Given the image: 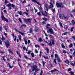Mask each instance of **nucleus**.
<instances>
[{"mask_svg":"<svg viewBox=\"0 0 75 75\" xmlns=\"http://www.w3.org/2000/svg\"><path fill=\"white\" fill-rule=\"evenodd\" d=\"M31 68L33 69V70H35V72L39 71V69H37V66L36 65H35L33 66H32L31 67Z\"/></svg>","mask_w":75,"mask_h":75,"instance_id":"nucleus-1","label":"nucleus"},{"mask_svg":"<svg viewBox=\"0 0 75 75\" xmlns=\"http://www.w3.org/2000/svg\"><path fill=\"white\" fill-rule=\"evenodd\" d=\"M52 7L51 5H50L49 6H48V5H47L46 6H45V10H46V11H48V8H49L50 9V8H51Z\"/></svg>","mask_w":75,"mask_h":75,"instance_id":"nucleus-2","label":"nucleus"},{"mask_svg":"<svg viewBox=\"0 0 75 75\" xmlns=\"http://www.w3.org/2000/svg\"><path fill=\"white\" fill-rule=\"evenodd\" d=\"M56 6L57 7H63V5L62 4V3H60L59 4H58V3L57 2L56 3Z\"/></svg>","mask_w":75,"mask_h":75,"instance_id":"nucleus-3","label":"nucleus"},{"mask_svg":"<svg viewBox=\"0 0 75 75\" xmlns=\"http://www.w3.org/2000/svg\"><path fill=\"white\" fill-rule=\"evenodd\" d=\"M1 18L2 20H4V21H6V22H7V23L8 22V19L6 18H5V17H4V16L3 15L2 16Z\"/></svg>","mask_w":75,"mask_h":75,"instance_id":"nucleus-4","label":"nucleus"},{"mask_svg":"<svg viewBox=\"0 0 75 75\" xmlns=\"http://www.w3.org/2000/svg\"><path fill=\"white\" fill-rule=\"evenodd\" d=\"M5 43L7 48H8L9 46H10V42L8 41L7 42H5Z\"/></svg>","mask_w":75,"mask_h":75,"instance_id":"nucleus-5","label":"nucleus"},{"mask_svg":"<svg viewBox=\"0 0 75 75\" xmlns=\"http://www.w3.org/2000/svg\"><path fill=\"white\" fill-rule=\"evenodd\" d=\"M15 30L16 31V32L19 33H20V34H21V35H22L23 36H24V35H24V34L23 33H22L20 31H18V30L17 29H15Z\"/></svg>","mask_w":75,"mask_h":75,"instance_id":"nucleus-6","label":"nucleus"},{"mask_svg":"<svg viewBox=\"0 0 75 75\" xmlns=\"http://www.w3.org/2000/svg\"><path fill=\"white\" fill-rule=\"evenodd\" d=\"M31 21V20L30 19H25L24 20L25 22H26V23H30Z\"/></svg>","mask_w":75,"mask_h":75,"instance_id":"nucleus-7","label":"nucleus"},{"mask_svg":"<svg viewBox=\"0 0 75 75\" xmlns=\"http://www.w3.org/2000/svg\"><path fill=\"white\" fill-rule=\"evenodd\" d=\"M7 6H8V7H15V5L11 4H9L7 5Z\"/></svg>","mask_w":75,"mask_h":75,"instance_id":"nucleus-8","label":"nucleus"},{"mask_svg":"<svg viewBox=\"0 0 75 75\" xmlns=\"http://www.w3.org/2000/svg\"><path fill=\"white\" fill-rule=\"evenodd\" d=\"M32 1L33 2H34V3H36L37 4L39 5V6H41V4H40L38 2H37V0H32Z\"/></svg>","mask_w":75,"mask_h":75,"instance_id":"nucleus-9","label":"nucleus"},{"mask_svg":"<svg viewBox=\"0 0 75 75\" xmlns=\"http://www.w3.org/2000/svg\"><path fill=\"white\" fill-rule=\"evenodd\" d=\"M41 13H42V15H44V16H46V17H47V16H48V13H47V12L46 11H45V13H45H43V12H42V11Z\"/></svg>","mask_w":75,"mask_h":75,"instance_id":"nucleus-10","label":"nucleus"},{"mask_svg":"<svg viewBox=\"0 0 75 75\" xmlns=\"http://www.w3.org/2000/svg\"><path fill=\"white\" fill-rule=\"evenodd\" d=\"M59 17L61 19H62L63 20H64V18L65 17V16L64 15H59Z\"/></svg>","mask_w":75,"mask_h":75,"instance_id":"nucleus-11","label":"nucleus"},{"mask_svg":"<svg viewBox=\"0 0 75 75\" xmlns=\"http://www.w3.org/2000/svg\"><path fill=\"white\" fill-rule=\"evenodd\" d=\"M49 30V31L50 33L51 34H54V31H53V30H52V29H50Z\"/></svg>","mask_w":75,"mask_h":75,"instance_id":"nucleus-12","label":"nucleus"},{"mask_svg":"<svg viewBox=\"0 0 75 75\" xmlns=\"http://www.w3.org/2000/svg\"><path fill=\"white\" fill-rule=\"evenodd\" d=\"M63 20H65V21H67V20H68V17L64 16V17Z\"/></svg>","mask_w":75,"mask_h":75,"instance_id":"nucleus-13","label":"nucleus"},{"mask_svg":"<svg viewBox=\"0 0 75 75\" xmlns=\"http://www.w3.org/2000/svg\"><path fill=\"white\" fill-rule=\"evenodd\" d=\"M7 65H8L9 67L10 68H13V67H14L13 66H11V65H10V64L9 63Z\"/></svg>","mask_w":75,"mask_h":75,"instance_id":"nucleus-14","label":"nucleus"},{"mask_svg":"<svg viewBox=\"0 0 75 75\" xmlns=\"http://www.w3.org/2000/svg\"><path fill=\"white\" fill-rule=\"evenodd\" d=\"M50 43L49 44H48V45H49V46H50V47H51L52 46V42L50 40Z\"/></svg>","mask_w":75,"mask_h":75,"instance_id":"nucleus-15","label":"nucleus"},{"mask_svg":"<svg viewBox=\"0 0 75 75\" xmlns=\"http://www.w3.org/2000/svg\"><path fill=\"white\" fill-rule=\"evenodd\" d=\"M18 13L20 15H21V16H22V15H23V13H22V12L21 11H18Z\"/></svg>","mask_w":75,"mask_h":75,"instance_id":"nucleus-16","label":"nucleus"},{"mask_svg":"<svg viewBox=\"0 0 75 75\" xmlns=\"http://www.w3.org/2000/svg\"><path fill=\"white\" fill-rule=\"evenodd\" d=\"M55 71H57L58 70L57 69H54V70H51L50 72H55Z\"/></svg>","mask_w":75,"mask_h":75,"instance_id":"nucleus-17","label":"nucleus"},{"mask_svg":"<svg viewBox=\"0 0 75 75\" xmlns=\"http://www.w3.org/2000/svg\"><path fill=\"white\" fill-rule=\"evenodd\" d=\"M46 50L47 51V54H48V53H49V49H48V48H46Z\"/></svg>","mask_w":75,"mask_h":75,"instance_id":"nucleus-18","label":"nucleus"},{"mask_svg":"<svg viewBox=\"0 0 75 75\" xmlns=\"http://www.w3.org/2000/svg\"><path fill=\"white\" fill-rule=\"evenodd\" d=\"M70 64H71V65L72 66H73L74 67V66H75V62H74V64H73L72 62H71Z\"/></svg>","mask_w":75,"mask_h":75,"instance_id":"nucleus-19","label":"nucleus"},{"mask_svg":"<svg viewBox=\"0 0 75 75\" xmlns=\"http://www.w3.org/2000/svg\"><path fill=\"white\" fill-rule=\"evenodd\" d=\"M43 20H45V21H47L48 20V18H42Z\"/></svg>","mask_w":75,"mask_h":75,"instance_id":"nucleus-20","label":"nucleus"},{"mask_svg":"<svg viewBox=\"0 0 75 75\" xmlns=\"http://www.w3.org/2000/svg\"><path fill=\"white\" fill-rule=\"evenodd\" d=\"M68 34V33L66 32H65L64 33H63L62 34V35H67V34Z\"/></svg>","mask_w":75,"mask_h":75,"instance_id":"nucleus-21","label":"nucleus"},{"mask_svg":"<svg viewBox=\"0 0 75 75\" xmlns=\"http://www.w3.org/2000/svg\"><path fill=\"white\" fill-rule=\"evenodd\" d=\"M42 41V39L41 38H39L38 39V41L39 42H41Z\"/></svg>","mask_w":75,"mask_h":75,"instance_id":"nucleus-22","label":"nucleus"},{"mask_svg":"<svg viewBox=\"0 0 75 75\" xmlns=\"http://www.w3.org/2000/svg\"><path fill=\"white\" fill-rule=\"evenodd\" d=\"M25 43V44H27L28 43V42H27V41L25 39H24Z\"/></svg>","mask_w":75,"mask_h":75,"instance_id":"nucleus-23","label":"nucleus"},{"mask_svg":"<svg viewBox=\"0 0 75 75\" xmlns=\"http://www.w3.org/2000/svg\"><path fill=\"white\" fill-rule=\"evenodd\" d=\"M73 46V44H72V43H71V44L70 45H69V47L70 48H71V47H72Z\"/></svg>","mask_w":75,"mask_h":75,"instance_id":"nucleus-24","label":"nucleus"},{"mask_svg":"<svg viewBox=\"0 0 75 75\" xmlns=\"http://www.w3.org/2000/svg\"><path fill=\"white\" fill-rule=\"evenodd\" d=\"M52 45H54L55 44V42H54V40H52Z\"/></svg>","mask_w":75,"mask_h":75,"instance_id":"nucleus-25","label":"nucleus"},{"mask_svg":"<svg viewBox=\"0 0 75 75\" xmlns=\"http://www.w3.org/2000/svg\"><path fill=\"white\" fill-rule=\"evenodd\" d=\"M24 57L25 59H29V58H28L27 56H25Z\"/></svg>","mask_w":75,"mask_h":75,"instance_id":"nucleus-26","label":"nucleus"},{"mask_svg":"<svg viewBox=\"0 0 75 75\" xmlns=\"http://www.w3.org/2000/svg\"><path fill=\"white\" fill-rule=\"evenodd\" d=\"M43 74V71H42V70L40 72V75H42Z\"/></svg>","mask_w":75,"mask_h":75,"instance_id":"nucleus-27","label":"nucleus"},{"mask_svg":"<svg viewBox=\"0 0 75 75\" xmlns=\"http://www.w3.org/2000/svg\"><path fill=\"white\" fill-rule=\"evenodd\" d=\"M32 28H30V33H32Z\"/></svg>","mask_w":75,"mask_h":75,"instance_id":"nucleus-28","label":"nucleus"},{"mask_svg":"<svg viewBox=\"0 0 75 75\" xmlns=\"http://www.w3.org/2000/svg\"><path fill=\"white\" fill-rule=\"evenodd\" d=\"M74 27H72L71 28V29L70 30L71 31V32L73 31V30H74Z\"/></svg>","mask_w":75,"mask_h":75,"instance_id":"nucleus-29","label":"nucleus"},{"mask_svg":"<svg viewBox=\"0 0 75 75\" xmlns=\"http://www.w3.org/2000/svg\"><path fill=\"white\" fill-rule=\"evenodd\" d=\"M59 24L61 26V27L62 28L63 27V26H62V23L61 22H59Z\"/></svg>","mask_w":75,"mask_h":75,"instance_id":"nucleus-30","label":"nucleus"},{"mask_svg":"<svg viewBox=\"0 0 75 75\" xmlns=\"http://www.w3.org/2000/svg\"><path fill=\"white\" fill-rule=\"evenodd\" d=\"M70 74L71 75H74V73L73 72H70Z\"/></svg>","mask_w":75,"mask_h":75,"instance_id":"nucleus-31","label":"nucleus"},{"mask_svg":"<svg viewBox=\"0 0 75 75\" xmlns=\"http://www.w3.org/2000/svg\"><path fill=\"white\" fill-rule=\"evenodd\" d=\"M5 4H7L8 3V1L7 0H5Z\"/></svg>","mask_w":75,"mask_h":75,"instance_id":"nucleus-32","label":"nucleus"},{"mask_svg":"<svg viewBox=\"0 0 75 75\" xmlns=\"http://www.w3.org/2000/svg\"><path fill=\"white\" fill-rule=\"evenodd\" d=\"M72 23L73 24H75V21L74 20L72 21Z\"/></svg>","mask_w":75,"mask_h":75,"instance_id":"nucleus-33","label":"nucleus"},{"mask_svg":"<svg viewBox=\"0 0 75 75\" xmlns=\"http://www.w3.org/2000/svg\"><path fill=\"white\" fill-rule=\"evenodd\" d=\"M54 62V63L56 64H57V62L56 61V59H54V61H53Z\"/></svg>","mask_w":75,"mask_h":75,"instance_id":"nucleus-34","label":"nucleus"},{"mask_svg":"<svg viewBox=\"0 0 75 75\" xmlns=\"http://www.w3.org/2000/svg\"><path fill=\"white\" fill-rule=\"evenodd\" d=\"M5 40V38L3 37V35H2V41H3V40Z\"/></svg>","mask_w":75,"mask_h":75,"instance_id":"nucleus-35","label":"nucleus"},{"mask_svg":"<svg viewBox=\"0 0 75 75\" xmlns=\"http://www.w3.org/2000/svg\"><path fill=\"white\" fill-rule=\"evenodd\" d=\"M21 35H19V38L20 41L21 40Z\"/></svg>","mask_w":75,"mask_h":75,"instance_id":"nucleus-36","label":"nucleus"},{"mask_svg":"<svg viewBox=\"0 0 75 75\" xmlns=\"http://www.w3.org/2000/svg\"><path fill=\"white\" fill-rule=\"evenodd\" d=\"M31 55L33 58H34V54L33 53H31Z\"/></svg>","mask_w":75,"mask_h":75,"instance_id":"nucleus-37","label":"nucleus"},{"mask_svg":"<svg viewBox=\"0 0 75 75\" xmlns=\"http://www.w3.org/2000/svg\"><path fill=\"white\" fill-rule=\"evenodd\" d=\"M19 20L21 23H22V21H21V18H19Z\"/></svg>","mask_w":75,"mask_h":75,"instance_id":"nucleus-38","label":"nucleus"},{"mask_svg":"<svg viewBox=\"0 0 75 75\" xmlns=\"http://www.w3.org/2000/svg\"><path fill=\"white\" fill-rule=\"evenodd\" d=\"M62 47L63 48H65V47L63 45H62Z\"/></svg>","mask_w":75,"mask_h":75,"instance_id":"nucleus-39","label":"nucleus"},{"mask_svg":"<svg viewBox=\"0 0 75 75\" xmlns=\"http://www.w3.org/2000/svg\"><path fill=\"white\" fill-rule=\"evenodd\" d=\"M65 62L66 64H69V62H68V61L67 60L65 61Z\"/></svg>","mask_w":75,"mask_h":75,"instance_id":"nucleus-40","label":"nucleus"},{"mask_svg":"<svg viewBox=\"0 0 75 75\" xmlns=\"http://www.w3.org/2000/svg\"><path fill=\"white\" fill-rule=\"evenodd\" d=\"M35 47H38V48H40V46L39 45H35Z\"/></svg>","mask_w":75,"mask_h":75,"instance_id":"nucleus-41","label":"nucleus"},{"mask_svg":"<svg viewBox=\"0 0 75 75\" xmlns=\"http://www.w3.org/2000/svg\"><path fill=\"white\" fill-rule=\"evenodd\" d=\"M43 57H44L45 59H48V57H45V56H43Z\"/></svg>","mask_w":75,"mask_h":75,"instance_id":"nucleus-42","label":"nucleus"},{"mask_svg":"<svg viewBox=\"0 0 75 75\" xmlns=\"http://www.w3.org/2000/svg\"><path fill=\"white\" fill-rule=\"evenodd\" d=\"M21 26L22 27H25L26 26V25L25 24H23L21 25Z\"/></svg>","mask_w":75,"mask_h":75,"instance_id":"nucleus-43","label":"nucleus"},{"mask_svg":"<svg viewBox=\"0 0 75 75\" xmlns=\"http://www.w3.org/2000/svg\"><path fill=\"white\" fill-rule=\"evenodd\" d=\"M4 28H5V30L6 31H7V28H7V26H5Z\"/></svg>","mask_w":75,"mask_h":75,"instance_id":"nucleus-44","label":"nucleus"},{"mask_svg":"<svg viewBox=\"0 0 75 75\" xmlns=\"http://www.w3.org/2000/svg\"><path fill=\"white\" fill-rule=\"evenodd\" d=\"M37 14H38L39 16H41V13H40V12H38L37 13Z\"/></svg>","mask_w":75,"mask_h":75,"instance_id":"nucleus-45","label":"nucleus"},{"mask_svg":"<svg viewBox=\"0 0 75 75\" xmlns=\"http://www.w3.org/2000/svg\"><path fill=\"white\" fill-rule=\"evenodd\" d=\"M8 52H9V53H11V50L9 49L8 50Z\"/></svg>","mask_w":75,"mask_h":75,"instance_id":"nucleus-46","label":"nucleus"},{"mask_svg":"<svg viewBox=\"0 0 75 75\" xmlns=\"http://www.w3.org/2000/svg\"><path fill=\"white\" fill-rule=\"evenodd\" d=\"M57 60H58V62H60V59H59V58H57Z\"/></svg>","mask_w":75,"mask_h":75,"instance_id":"nucleus-47","label":"nucleus"},{"mask_svg":"<svg viewBox=\"0 0 75 75\" xmlns=\"http://www.w3.org/2000/svg\"><path fill=\"white\" fill-rule=\"evenodd\" d=\"M31 51H29L28 52H27V54H30V53H31Z\"/></svg>","mask_w":75,"mask_h":75,"instance_id":"nucleus-48","label":"nucleus"},{"mask_svg":"<svg viewBox=\"0 0 75 75\" xmlns=\"http://www.w3.org/2000/svg\"><path fill=\"white\" fill-rule=\"evenodd\" d=\"M50 4L51 5L52 7H54V5H53V4H52V3H50Z\"/></svg>","mask_w":75,"mask_h":75,"instance_id":"nucleus-49","label":"nucleus"},{"mask_svg":"<svg viewBox=\"0 0 75 75\" xmlns=\"http://www.w3.org/2000/svg\"><path fill=\"white\" fill-rule=\"evenodd\" d=\"M63 53H64V54L67 53V52H66V51H65V50H63Z\"/></svg>","mask_w":75,"mask_h":75,"instance_id":"nucleus-50","label":"nucleus"},{"mask_svg":"<svg viewBox=\"0 0 75 75\" xmlns=\"http://www.w3.org/2000/svg\"><path fill=\"white\" fill-rule=\"evenodd\" d=\"M42 64H43V66H44L45 65V62H42Z\"/></svg>","mask_w":75,"mask_h":75,"instance_id":"nucleus-51","label":"nucleus"},{"mask_svg":"<svg viewBox=\"0 0 75 75\" xmlns=\"http://www.w3.org/2000/svg\"><path fill=\"white\" fill-rule=\"evenodd\" d=\"M0 44L2 45V41L1 40H0Z\"/></svg>","mask_w":75,"mask_h":75,"instance_id":"nucleus-52","label":"nucleus"},{"mask_svg":"<svg viewBox=\"0 0 75 75\" xmlns=\"http://www.w3.org/2000/svg\"><path fill=\"white\" fill-rule=\"evenodd\" d=\"M4 6V8H3V9H2V10H4V9H6V6Z\"/></svg>","mask_w":75,"mask_h":75,"instance_id":"nucleus-53","label":"nucleus"},{"mask_svg":"<svg viewBox=\"0 0 75 75\" xmlns=\"http://www.w3.org/2000/svg\"><path fill=\"white\" fill-rule=\"evenodd\" d=\"M16 52L17 53V54H18V55H20V53H19L18 52V51H16Z\"/></svg>","mask_w":75,"mask_h":75,"instance_id":"nucleus-54","label":"nucleus"},{"mask_svg":"<svg viewBox=\"0 0 75 75\" xmlns=\"http://www.w3.org/2000/svg\"><path fill=\"white\" fill-rule=\"evenodd\" d=\"M72 38H73V39H74V40H75V36H72Z\"/></svg>","mask_w":75,"mask_h":75,"instance_id":"nucleus-55","label":"nucleus"},{"mask_svg":"<svg viewBox=\"0 0 75 75\" xmlns=\"http://www.w3.org/2000/svg\"><path fill=\"white\" fill-rule=\"evenodd\" d=\"M35 52H36V53H38V51H37V49H35Z\"/></svg>","mask_w":75,"mask_h":75,"instance_id":"nucleus-56","label":"nucleus"},{"mask_svg":"<svg viewBox=\"0 0 75 75\" xmlns=\"http://www.w3.org/2000/svg\"><path fill=\"white\" fill-rule=\"evenodd\" d=\"M55 9H53L52 10V12H53V13H54L55 12Z\"/></svg>","mask_w":75,"mask_h":75,"instance_id":"nucleus-57","label":"nucleus"},{"mask_svg":"<svg viewBox=\"0 0 75 75\" xmlns=\"http://www.w3.org/2000/svg\"><path fill=\"white\" fill-rule=\"evenodd\" d=\"M44 41L45 42H46V43H47V44H48V42H47V41H46L44 40Z\"/></svg>","mask_w":75,"mask_h":75,"instance_id":"nucleus-58","label":"nucleus"},{"mask_svg":"<svg viewBox=\"0 0 75 75\" xmlns=\"http://www.w3.org/2000/svg\"><path fill=\"white\" fill-rule=\"evenodd\" d=\"M25 2H26V1H25V0H24L23 2H22V3H25Z\"/></svg>","mask_w":75,"mask_h":75,"instance_id":"nucleus-59","label":"nucleus"},{"mask_svg":"<svg viewBox=\"0 0 75 75\" xmlns=\"http://www.w3.org/2000/svg\"><path fill=\"white\" fill-rule=\"evenodd\" d=\"M71 68H69L68 70V71H71Z\"/></svg>","mask_w":75,"mask_h":75,"instance_id":"nucleus-60","label":"nucleus"},{"mask_svg":"<svg viewBox=\"0 0 75 75\" xmlns=\"http://www.w3.org/2000/svg\"><path fill=\"white\" fill-rule=\"evenodd\" d=\"M55 57L56 58H58V55L57 54H55Z\"/></svg>","mask_w":75,"mask_h":75,"instance_id":"nucleus-61","label":"nucleus"},{"mask_svg":"<svg viewBox=\"0 0 75 75\" xmlns=\"http://www.w3.org/2000/svg\"><path fill=\"white\" fill-rule=\"evenodd\" d=\"M23 50H25L26 49V48L25 47H23Z\"/></svg>","mask_w":75,"mask_h":75,"instance_id":"nucleus-62","label":"nucleus"},{"mask_svg":"<svg viewBox=\"0 0 75 75\" xmlns=\"http://www.w3.org/2000/svg\"><path fill=\"white\" fill-rule=\"evenodd\" d=\"M28 44H30V41L29 40H28Z\"/></svg>","mask_w":75,"mask_h":75,"instance_id":"nucleus-63","label":"nucleus"},{"mask_svg":"<svg viewBox=\"0 0 75 75\" xmlns=\"http://www.w3.org/2000/svg\"><path fill=\"white\" fill-rule=\"evenodd\" d=\"M73 12H74V13H75V9L74 10H72Z\"/></svg>","mask_w":75,"mask_h":75,"instance_id":"nucleus-64","label":"nucleus"}]
</instances>
